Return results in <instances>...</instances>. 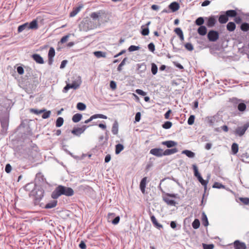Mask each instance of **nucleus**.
Segmentation results:
<instances>
[{
	"instance_id": "nucleus-47",
	"label": "nucleus",
	"mask_w": 249,
	"mask_h": 249,
	"mask_svg": "<svg viewBox=\"0 0 249 249\" xmlns=\"http://www.w3.org/2000/svg\"><path fill=\"white\" fill-rule=\"evenodd\" d=\"M142 29L141 34L143 36H147L149 34V30L148 27L143 28V26H142Z\"/></svg>"
},
{
	"instance_id": "nucleus-39",
	"label": "nucleus",
	"mask_w": 249,
	"mask_h": 249,
	"mask_svg": "<svg viewBox=\"0 0 249 249\" xmlns=\"http://www.w3.org/2000/svg\"><path fill=\"white\" fill-rule=\"evenodd\" d=\"M231 151L233 154H236L238 151V145L236 143H233L231 145Z\"/></svg>"
},
{
	"instance_id": "nucleus-6",
	"label": "nucleus",
	"mask_w": 249,
	"mask_h": 249,
	"mask_svg": "<svg viewBox=\"0 0 249 249\" xmlns=\"http://www.w3.org/2000/svg\"><path fill=\"white\" fill-rule=\"evenodd\" d=\"M163 153L164 151L161 148H155L151 149L150 150V154L158 157H161L163 156Z\"/></svg>"
},
{
	"instance_id": "nucleus-57",
	"label": "nucleus",
	"mask_w": 249,
	"mask_h": 249,
	"mask_svg": "<svg viewBox=\"0 0 249 249\" xmlns=\"http://www.w3.org/2000/svg\"><path fill=\"white\" fill-rule=\"evenodd\" d=\"M203 249H213L214 247L213 244H203Z\"/></svg>"
},
{
	"instance_id": "nucleus-26",
	"label": "nucleus",
	"mask_w": 249,
	"mask_h": 249,
	"mask_svg": "<svg viewBox=\"0 0 249 249\" xmlns=\"http://www.w3.org/2000/svg\"><path fill=\"white\" fill-rule=\"evenodd\" d=\"M71 133L75 136H80L83 133V132L80 127H74L72 130Z\"/></svg>"
},
{
	"instance_id": "nucleus-4",
	"label": "nucleus",
	"mask_w": 249,
	"mask_h": 249,
	"mask_svg": "<svg viewBox=\"0 0 249 249\" xmlns=\"http://www.w3.org/2000/svg\"><path fill=\"white\" fill-rule=\"evenodd\" d=\"M219 35L217 31H210L207 34V37L210 41L215 42L219 38Z\"/></svg>"
},
{
	"instance_id": "nucleus-30",
	"label": "nucleus",
	"mask_w": 249,
	"mask_h": 249,
	"mask_svg": "<svg viewBox=\"0 0 249 249\" xmlns=\"http://www.w3.org/2000/svg\"><path fill=\"white\" fill-rule=\"evenodd\" d=\"M236 27L235 24L233 22H230L227 25V29L229 31H233Z\"/></svg>"
},
{
	"instance_id": "nucleus-40",
	"label": "nucleus",
	"mask_w": 249,
	"mask_h": 249,
	"mask_svg": "<svg viewBox=\"0 0 249 249\" xmlns=\"http://www.w3.org/2000/svg\"><path fill=\"white\" fill-rule=\"evenodd\" d=\"M26 29H28V23H25L19 26L18 29V33H20Z\"/></svg>"
},
{
	"instance_id": "nucleus-45",
	"label": "nucleus",
	"mask_w": 249,
	"mask_h": 249,
	"mask_svg": "<svg viewBox=\"0 0 249 249\" xmlns=\"http://www.w3.org/2000/svg\"><path fill=\"white\" fill-rule=\"evenodd\" d=\"M158 71V67L155 63H152L151 65V72L153 74L155 75Z\"/></svg>"
},
{
	"instance_id": "nucleus-36",
	"label": "nucleus",
	"mask_w": 249,
	"mask_h": 249,
	"mask_svg": "<svg viewBox=\"0 0 249 249\" xmlns=\"http://www.w3.org/2000/svg\"><path fill=\"white\" fill-rule=\"evenodd\" d=\"M204 22V18L203 17H199L195 21L196 24L200 26H203Z\"/></svg>"
},
{
	"instance_id": "nucleus-32",
	"label": "nucleus",
	"mask_w": 249,
	"mask_h": 249,
	"mask_svg": "<svg viewBox=\"0 0 249 249\" xmlns=\"http://www.w3.org/2000/svg\"><path fill=\"white\" fill-rule=\"evenodd\" d=\"M202 221L204 226L207 227L209 225L207 216L204 212L202 213Z\"/></svg>"
},
{
	"instance_id": "nucleus-3",
	"label": "nucleus",
	"mask_w": 249,
	"mask_h": 249,
	"mask_svg": "<svg viewBox=\"0 0 249 249\" xmlns=\"http://www.w3.org/2000/svg\"><path fill=\"white\" fill-rule=\"evenodd\" d=\"M193 168L194 172V176L197 178L198 180L200 182L202 185L204 186V189L206 190L207 185L209 181L208 179L207 180H204L203 179L200 174L198 172V168L196 165L193 164Z\"/></svg>"
},
{
	"instance_id": "nucleus-33",
	"label": "nucleus",
	"mask_w": 249,
	"mask_h": 249,
	"mask_svg": "<svg viewBox=\"0 0 249 249\" xmlns=\"http://www.w3.org/2000/svg\"><path fill=\"white\" fill-rule=\"evenodd\" d=\"M93 53L97 58L106 57V53L102 51H96Z\"/></svg>"
},
{
	"instance_id": "nucleus-28",
	"label": "nucleus",
	"mask_w": 249,
	"mask_h": 249,
	"mask_svg": "<svg viewBox=\"0 0 249 249\" xmlns=\"http://www.w3.org/2000/svg\"><path fill=\"white\" fill-rule=\"evenodd\" d=\"M182 154H185L189 158H193L195 156V153L189 150H184L182 151Z\"/></svg>"
},
{
	"instance_id": "nucleus-25",
	"label": "nucleus",
	"mask_w": 249,
	"mask_h": 249,
	"mask_svg": "<svg viewBox=\"0 0 249 249\" xmlns=\"http://www.w3.org/2000/svg\"><path fill=\"white\" fill-rule=\"evenodd\" d=\"M219 22L221 24L226 23L228 21V17L227 15H221L218 18Z\"/></svg>"
},
{
	"instance_id": "nucleus-60",
	"label": "nucleus",
	"mask_w": 249,
	"mask_h": 249,
	"mask_svg": "<svg viewBox=\"0 0 249 249\" xmlns=\"http://www.w3.org/2000/svg\"><path fill=\"white\" fill-rule=\"evenodd\" d=\"M148 48L149 51H150L152 52H154L155 49V45L154 43H150L148 45Z\"/></svg>"
},
{
	"instance_id": "nucleus-35",
	"label": "nucleus",
	"mask_w": 249,
	"mask_h": 249,
	"mask_svg": "<svg viewBox=\"0 0 249 249\" xmlns=\"http://www.w3.org/2000/svg\"><path fill=\"white\" fill-rule=\"evenodd\" d=\"M64 123V119L62 117H58L56 121L55 125L57 127L61 126Z\"/></svg>"
},
{
	"instance_id": "nucleus-18",
	"label": "nucleus",
	"mask_w": 249,
	"mask_h": 249,
	"mask_svg": "<svg viewBox=\"0 0 249 249\" xmlns=\"http://www.w3.org/2000/svg\"><path fill=\"white\" fill-rule=\"evenodd\" d=\"M82 81L81 79V77L78 76L75 80L72 81V83L71 84V86L73 85V87L72 89H76L79 88L80 85L81 84Z\"/></svg>"
},
{
	"instance_id": "nucleus-62",
	"label": "nucleus",
	"mask_w": 249,
	"mask_h": 249,
	"mask_svg": "<svg viewBox=\"0 0 249 249\" xmlns=\"http://www.w3.org/2000/svg\"><path fill=\"white\" fill-rule=\"evenodd\" d=\"M174 31L178 36L181 35V34H183L182 30L180 28H176Z\"/></svg>"
},
{
	"instance_id": "nucleus-59",
	"label": "nucleus",
	"mask_w": 249,
	"mask_h": 249,
	"mask_svg": "<svg viewBox=\"0 0 249 249\" xmlns=\"http://www.w3.org/2000/svg\"><path fill=\"white\" fill-rule=\"evenodd\" d=\"M120 220V218L119 216H115V217H114L113 220L112 221L111 223L114 225H116L119 222Z\"/></svg>"
},
{
	"instance_id": "nucleus-55",
	"label": "nucleus",
	"mask_w": 249,
	"mask_h": 249,
	"mask_svg": "<svg viewBox=\"0 0 249 249\" xmlns=\"http://www.w3.org/2000/svg\"><path fill=\"white\" fill-rule=\"evenodd\" d=\"M73 87V85L71 86V84H67L66 86L64 88L63 91L64 92H67L69 89H72V87Z\"/></svg>"
},
{
	"instance_id": "nucleus-64",
	"label": "nucleus",
	"mask_w": 249,
	"mask_h": 249,
	"mask_svg": "<svg viewBox=\"0 0 249 249\" xmlns=\"http://www.w3.org/2000/svg\"><path fill=\"white\" fill-rule=\"evenodd\" d=\"M79 247L81 249H86V245L85 243L83 241H81V242L80 243V244L79 245Z\"/></svg>"
},
{
	"instance_id": "nucleus-52",
	"label": "nucleus",
	"mask_w": 249,
	"mask_h": 249,
	"mask_svg": "<svg viewBox=\"0 0 249 249\" xmlns=\"http://www.w3.org/2000/svg\"><path fill=\"white\" fill-rule=\"evenodd\" d=\"M240 200L244 204H249V198L248 197H240Z\"/></svg>"
},
{
	"instance_id": "nucleus-15",
	"label": "nucleus",
	"mask_w": 249,
	"mask_h": 249,
	"mask_svg": "<svg viewBox=\"0 0 249 249\" xmlns=\"http://www.w3.org/2000/svg\"><path fill=\"white\" fill-rule=\"evenodd\" d=\"M161 144L165 145L168 148H171L177 145L178 143L175 141L170 140L161 142Z\"/></svg>"
},
{
	"instance_id": "nucleus-58",
	"label": "nucleus",
	"mask_w": 249,
	"mask_h": 249,
	"mask_svg": "<svg viewBox=\"0 0 249 249\" xmlns=\"http://www.w3.org/2000/svg\"><path fill=\"white\" fill-rule=\"evenodd\" d=\"M12 170V166L9 163H7L5 168V171L7 173H10Z\"/></svg>"
},
{
	"instance_id": "nucleus-13",
	"label": "nucleus",
	"mask_w": 249,
	"mask_h": 249,
	"mask_svg": "<svg viewBox=\"0 0 249 249\" xmlns=\"http://www.w3.org/2000/svg\"><path fill=\"white\" fill-rule=\"evenodd\" d=\"M1 125L3 130H7L8 126V120L6 117L0 116Z\"/></svg>"
},
{
	"instance_id": "nucleus-46",
	"label": "nucleus",
	"mask_w": 249,
	"mask_h": 249,
	"mask_svg": "<svg viewBox=\"0 0 249 249\" xmlns=\"http://www.w3.org/2000/svg\"><path fill=\"white\" fill-rule=\"evenodd\" d=\"M172 123L171 122L167 121L162 124V127L164 129H169L171 127Z\"/></svg>"
},
{
	"instance_id": "nucleus-14",
	"label": "nucleus",
	"mask_w": 249,
	"mask_h": 249,
	"mask_svg": "<svg viewBox=\"0 0 249 249\" xmlns=\"http://www.w3.org/2000/svg\"><path fill=\"white\" fill-rule=\"evenodd\" d=\"M32 57L37 63L42 64L44 63L43 58L38 54H33Z\"/></svg>"
},
{
	"instance_id": "nucleus-44",
	"label": "nucleus",
	"mask_w": 249,
	"mask_h": 249,
	"mask_svg": "<svg viewBox=\"0 0 249 249\" xmlns=\"http://www.w3.org/2000/svg\"><path fill=\"white\" fill-rule=\"evenodd\" d=\"M45 111V109H41V110H37L36 109L31 108L30 109V112L32 113H33L35 114H40L43 113V112H44Z\"/></svg>"
},
{
	"instance_id": "nucleus-17",
	"label": "nucleus",
	"mask_w": 249,
	"mask_h": 249,
	"mask_svg": "<svg viewBox=\"0 0 249 249\" xmlns=\"http://www.w3.org/2000/svg\"><path fill=\"white\" fill-rule=\"evenodd\" d=\"M179 4L176 1L171 3L169 5V8L173 12L178 11L179 9Z\"/></svg>"
},
{
	"instance_id": "nucleus-41",
	"label": "nucleus",
	"mask_w": 249,
	"mask_h": 249,
	"mask_svg": "<svg viewBox=\"0 0 249 249\" xmlns=\"http://www.w3.org/2000/svg\"><path fill=\"white\" fill-rule=\"evenodd\" d=\"M200 226V222L198 219H195L192 223V227L195 229H198Z\"/></svg>"
},
{
	"instance_id": "nucleus-56",
	"label": "nucleus",
	"mask_w": 249,
	"mask_h": 249,
	"mask_svg": "<svg viewBox=\"0 0 249 249\" xmlns=\"http://www.w3.org/2000/svg\"><path fill=\"white\" fill-rule=\"evenodd\" d=\"M73 87V85L71 86V84H67L66 86L64 88L63 91L64 92H67L69 89H72V87Z\"/></svg>"
},
{
	"instance_id": "nucleus-19",
	"label": "nucleus",
	"mask_w": 249,
	"mask_h": 249,
	"mask_svg": "<svg viewBox=\"0 0 249 249\" xmlns=\"http://www.w3.org/2000/svg\"><path fill=\"white\" fill-rule=\"evenodd\" d=\"M178 152V150L177 148H174L172 149H167L164 151V156H169Z\"/></svg>"
},
{
	"instance_id": "nucleus-50",
	"label": "nucleus",
	"mask_w": 249,
	"mask_h": 249,
	"mask_svg": "<svg viewBox=\"0 0 249 249\" xmlns=\"http://www.w3.org/2000/svg\"><path fill=\"white\" fill-rule=\"evenodd\" d=\"M43 113V114L42 115V118L43 119H47L50 116L51 112L50 110H49V111L45 110Z\"/></svg>"
},
{
	"instance_id": "nucleus-1",
	"label": "nucleus",
	"mask_w": 249,
	"mask_h": 249,
	"mask_svg": "<svg viewBox=\"0 0 249 249\" xmlns=\"http://www.w3.org/2000/svg\"><path fill=\"white\" fill-rule=\"evenodd\" d=\"M73 194L74 191L72 188L59 185L52 192V197L53 199H57L61 195L71 196H73Z\"/></svg>"
},
{
	"instance_id": "nucleus-16",
	"label": "nucleus",
	"mask_w": 249,
	"mask_h": 249,
	"mask_svg": "<svg viewBox=\"0 0 249 249\" xmlns=\"http://www.w3.org/2000/svg\"><path fill=\"white\" fill-rule=\"evenodd\" d=\"M146 182L147 177H144L140 182V188L143 194L145 193Z\"/></svg>"
},
{
	"instance_id": "nucleus-9",
	"label": "nucleus",
	"mask_w": 249,
	"mask_h": 249,
	"mask_svg": "<svg viewBox=\"0 0 249 249\" xmlns=\"http://www.w3.org/2000/svg\"><path fill=\"white\" fill-rule=\"evenodd\" d=\"M55 55V50L53 47H51L48 53V64L52 65L53 61V57Z\"/></svg>"
},
{
	"instance_id": "nucleus-20",
	"label": "nucleus",
	"mask_w": 249,
	"mask_h": 249,
	"mask_svg": "<svg viewBox=\"0 0 249 249\" xmlns=\"http://www.w3.org/2000/svg\"><path fill=\"white\" fill-rule=\"evenodd\" d=\"M151 220L153 223V224L157 228L160 229L162 228V225L160 224L159 223L155 217V216L153 215H151L150 217Z\"/></svg>"
},
{
	"instance_id": "nucleus-31",
	"label": "nucleus",
	"mask_w": 249,
	"mask_h": 249,
	"mask_svg": "<svg viewBox=\"0 0 249 249\" xmlns=\"http://www.w3.org/2000/svg\"><path fill=\"white\" fill-rule=\"evenodd\" d=\"M228 17H235L237 14L236 11L234 10H228L225 12Z\"/></svg>"
},
{
	"instance_id": "nucleus-49",
	"label": "nucleus",
	"mask_w": 249,
	"mask_h": 249,
	"mask_svg": "<svg viewBox=\"0 0 249 249\" xmlns=\"http://www.w3.org/2000/svg\"><path fill=\"white\" fill-rule=\"evenodd\" d=\"M115 217V214L114 213H108L107 217L108 222L111 223Z\"/></svg>"
},
{
	"instance_id": "nucleus-38",
	"label": "nucleus",
	"mask_w": 249,
	"mask_h": 249,
	"mask_svg": "<svg viewBox=\"0 0 249 249\" xmlns=\"http://www.w3.org/2000/svg\"><path fill=\"white\" fill-rule=\"evenodd\" d=\"M77 108L79 110H84L86 108V106L83 103H78L76 105Z\"/></svg>"
},
{
	"instance_id": "nucleus-37",
	"label": "nucleus",
	"mask_w": 249,
	"mask_h": 249,
	"mask_svg": "<svg viewBox=\"0 0 249 249\" xmlns=\"http://www.w3.org/2000/svg\"><path fill=\"white\" fill-rule=\"evenodd\" d=\"M241 30L247 32L249 30V24L246 22L243 23L240 26Z\"/></svg>"
},
{
	"instance_id": "nucleus-24",
	"label": "nucleus",
	"mask_w": 249,
	"mask_h": 249,
	"mask_svg": "<svg viewBox=\"0 0 249 249\" xmlns=\"http://www.w3.org/2000/svg\"><path fill=\"white\" fill-rule=\"evenodd\" d=\"M163 201L166 202L168 205L170 206H175L176 204V202L172 199H170L168 196H163Z\"/></svg>"
},
{
	"instance_id": "nucleus-2",
	"label": "nucleus",
	"mask_w": 249,
	"mask_h": 249,
	"mask_svg": "<svg viewBox=\"0 0 249 249\" xmlns=\"http://www.w3.org/2000/svg\"><path fill=\"white\" fill-rule=\"evenodd\" d=\"M30 196H33L35 200V203L37 204L42 199L44 196V191L42 189H33L30 193Z\"/></svg>"
},
{
	"instance_id": "nucleus-63",
	"label": "nucleus",
	"mask_w": 249,
	"mask_h": 249,
	"mask_svg": "<svg viewBox=\"0 0 249 249\" xmlns=\"http://www.w3.org/2000/svg\"><path fill=\"white\" fill-rule=\"evenodd\" d=\"M69 37V35H67V36H63L60 40V42L62 43H64L66 42L68 40Z\"/></svg>"
},
{
	"instance_id": "nucleus-51",
	"label": "nucleus",
	"mask_w": 249,
	"mask_h": 249,
	"mask_svg": "<svg viewBox=\"0 0 249 249\" xmlns=\"http://www.w3.org/2000/svg\"><path fill=\"white\" fill-rule=\"evenodd\" d=\"M195 119V117L194 115H191L188 120V121H187L188 124L189 125H192L194 123Z\"/></svg>"
},
{
	"instance_id": "nucleus-11",
	"label": "nucleus",
	"mask_w": 249,
	"mask_h": 249,
	"mask_svg": "<svg viewBox=\"0 0 249 249\" xmlns=\"http://www.w3.org/2000/svg\"><path fill=\"white\" fill-rule=\"evenodd\" d=\"M234 249H246V245L245 243L240 241L239 240H235L233 242Z\"/></svg>"
},
{
	"instance_id": "nucleus-23",
	"label": "nucleus",
	"mask_w": 249,
	"mask_h": 249,
	"mask_svg": "<svg viewBox=\"0 0 249 249\" xmlns=\"http://www.w3.org/2000/svg\"><path fill=\"white\" fill-rule=\"evenodd\" d=\"M38 27L36 20H33L29 24L28 23V29H36Z\"/></svg>"
},
{
	"instance_id": "nucleus-48",
	"label": "nucleus",
	"mask_w": 249,
	"mask_h": 249,
	"mask_svg": "<svg viewBox=\"0 0 249 249\" xmlns=\"http://www.w3.org/2000/svg\"><path fill=\"white\" fill-rule=\"evenodd\" d=\"M213 187L214 188L221 189L225 188V186L217 182H215L213 185Z\"/></svg>"
},
{
	"instance_id": "nucleus-22",
	"label": "nucleus",
	"mask_w": 249,
	"mask_h": 249,
	"mask_svg": "<svg viewBox=\"0 0 249 249\" xmlns=\"http://www.w3.org/2000/svg\"><path fill=\"white\" fill-rule=\"evenodd\" d=\"M207 31V28L205 26H201L197 29V33L200 36L205 35Z\"/></svg>"
},
{
	"instance_id": "nucleus-27",
	"label": "nucleus",
	"mask_w": 249,
	"mask_h": 249,
	"mask_svg": "<svg viewBox=\"0 0 249 249\" xmlns=\"http://www.w3.org/2000/svg\"><path fill=\"white\" fill-rule=\"evenodd\" d=\"M82 114L80 113H76L72 116V121L74 123H78L82 119Z\"/></svg>"
},
{
	"instance_id": "nucleus-10",
	"label": "nucleus",
	"mask_w": 249,
	"mask_h": 249,
	"mask_svg": "<svg viewBox=\"0 0 249 249\" xmlns=\"http://www.w3.org/2000/svg\"><path fill=\"white\" fill-rule=\"evenodd\" d=\"M97 118L106 119H107V116L105 115L100 114H94L93 115H92L89 119L86 120L84 122V123L88 124V123L90 122L93 120L97 119Z\"/></svg>"
},
{
	"instance_id": "nucleus-8",
	"label": "nucleus",
	"mask_w": 249,
	"mask_h": 249,
	"mask_svg": "<svg viewBox=\"0 0 249 249\" xmlns=\"http://www.w3.org/2000/svg\"><path fill=\"white\" fill-rule=\"evenodd\" d=\"M205 19L207 21L206 25L208 27H213L216 22V20L214 16L205 18Z\"/></svg>"
},
{
	"instance_id": "nucleus-54",
	"label": "nucleus",
	"mask_w": 249,
	"mask_h": 249,
	"mask_svg": "<svg viewBox=\"0 0 249 249\" xmlns=\"http://www.w3.org/2000/svg\"><path fill=\"white\" fill-rule=\"evenodd\" d=\"M185 47L187 50L190 51H193L194 49L193 46L190 43H187L185 44Z\"/></svg>"
},
{
	"instance_id": "nucleus-43",
	"label": "nucleus",
	"mask_w": 249,
	"mask_h": 249,
	"mask_svg": "<svg viewBox=\"0 0 249 249\" xmlns=\"http://www.w3.org/2000/svg\"><path fill=\"white\" fill-rule=\"evenodd\" d=\"M238 109L240 111H244L246 109V105L244 103H240L238 105Z\"/></svg>"
},
{
	"instance_id": "nucleus-5",
	"label": "nucleus",
	"mask_w": 249,
	"mask_h": 249,
	"mask_svg": "<svg viewBox=\"0 0 249 249\" xmlns=\"http://www.w3.org/2000/svg\"><path fill=\"white\" fill-rule=\"evenodd\" d=\"M249 127V124L248 123L242 126L238 127L235 131V134L239 136H242L245 134Z\"/></svg>"
},
{
	"instance_id": "nucleus-61",
	"label": "nucleus",
	"mask_w": 249,
	"mask_h": 249,
	"mask_svg": "<svg viewBox=\"0 0 249 249\" xmlns=\"http://www.w3.org/2000/svg\"><path fill=\"white\" fill-rule=\"evenodd\" d=\"M136 92L140 95H142V96H145L146 95V92L143 91V90H142V89H137L136 90Z\"/></svg>"
},
{
	"instance_id": "nucleus-12",
	"label": "nucleus",
	"mask_w": 249,
	"mask_h": 249,
	"mask_svg": "<svg viewBox=\"0 0 249 249\" xmlns=\"http://www.w3.org/2000/svg\"><path fill=\"white\" fill-rule=\"evenodd\" d=\"M105 14V12L103 10H99L96 12H93L90 14V17L93 20H97L99 19L103 15Z\"/></svg>"
},
{
	"instance_id": "nucleus-53",
	"label": "nucleus",
	"mask_w": 249,
	"mask_h": 249,
	"mask_svg": "<svg viewBox=\"0 0 249 249\" xmlns=\"http://www.w3.org/2000/svg\"><path fill=\"white\" fill-rule=\"evenodd\" d=\"M140 47L134 45H131L128 49L129 52H133L139 50Z\"/></svg>"
},
{
	"instance_id": "nucleus-29",
	"label": "nucleus",
	"mask_w": 249,
	"mask_h": 249,
	"mask_svg": "<svg viewBox=\"0 0 249 249\" xmlns=\"http://www.w3.org/2000/svg\"><path fill=\"white\" fill-rule=\"evenodd\" d=\"M57 201L56 200H53L50 202L48 203L45 206V208L47 209H51L55 207L57 205Z\"/></svg>"
},
{
	"instance_id": "nucleus-34",
	"label": "nucleus",
	"mask_w": 249,
	"mask_h": 249,
	"mask_svg": "<svg viewBox=\"0 0 249 249\" xmlns=\"http://www.w3.org/2000/svg\"><path fill=\"white\" fill-rule=\"evenodd\" d=\"M124 148V146L122 144H118L115 146V153L119 154Z\"/></svg>"
},
{
	"instance_id": "nucleus-7",
	"label": "nucleus",
	"mask_w": 249,
	"mask_h": 249,
	"mask_svg": "<svg viewBox=\"0 0 249 249\" xmlns=\"http://www.w3.org/2000/svg\"><path fill=\"white\" fill-rule=\"evenodd\" d=\"M207 119L208 123L210 126L214 125L220 121L219 118L217 115L208 117Z\"/></svg>"
},
{
	"instance_id": "nucleus-42",
	"label": "nucleus",
	"mask_w": 249,
	"mask_h": 249,
	"mask_svg": "<svg viewBox=\"0 0 249 249\" xmlns=\"http://www.w3.org/2000/svg\"><path fill=\"white\" fill-rule=\"evenodd\" d=\"M127 60V57H125L122 61L121 62V63L119 65L117 68V71H121L122 70V67L124 66L125 64L126 61Z\"/></svg>"
},
{
	"instance_id": "nucleus-21",
	"label": "nucleus",
	"mask_w": 249,
	"mask_h": 249,
	"mask_svg": "<svg viewBox=\"0 0 249 249\" xmlns=\"http://www.w3.org/2000/svg\"><path fill=\"white\" fill-rule=\"evenodd\" d=\"M119 124L117 121L113 124L111 132L114 135H117L118 133Z\"/></svg>"
}]
</instances>
